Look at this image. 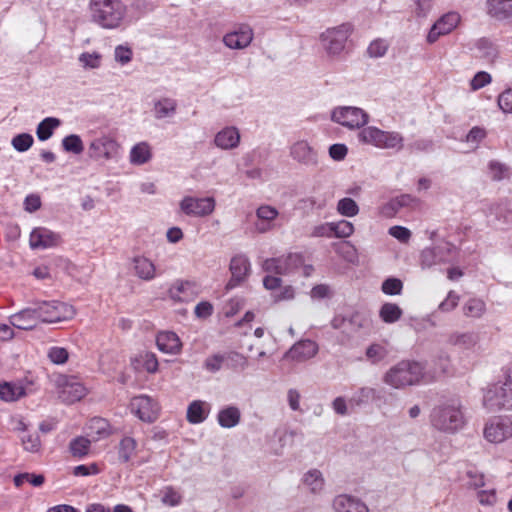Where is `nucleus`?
<instances>
[{
  "mask_svg": "<svg viewBox=\"0 0 512 512\" xmlns=\"http://www.w3.org/2000/svg\"><path fill=\"white\" fill-rule=\"evenodd\" d=\"M89 13L92 23L114 30L125 24L128 7L122 0H90Z\"/></svg>",
  "mask_w": 512,
  "mask_h": 512,
  "instance_id": "nucleus-1",
  "label": "nucleus"
},
{
  "mask_svg": "<svg viewBox=\"0 0 512 512\" xmlns=\"http://www.w3.org/2000/svg\"><path fill=\"white\" fill-rule=\"evenodd\" d=\"M502 372L501 379L488 386L483 395V405L491 412L512 410V365Z\"/></svg>",
  "mask_w": 512,
  "mask_h": 512,
  "instance_id": "nucleus-2",
  "label": "nucleus"
},
{
  "mask_svg": "<svg viewBox=\"0 0 512 512\" xmlns=\"http://www.w3.org/2000/svg\"><path fill=\"white\" fill-rule=\"evenodd\" d=\"M421 362L403 360L392 366L383 376V382L395 389L418 384L425 377Z\"/></svg>",
  "mask_w": 512,
  "mask_h": 512,
  "instance_id": "nucleus-3",
  "label": "nucleus"
},
{
  "mask_svg": "<svg viewBox=\"0 0 512 512\" xmlns=\"http://www.w3.org/2000/svg\"><path fill=\"white\" fill-rule=\"evenodd\" d=\"M331 326L341 333V341L344 342L355 336L368 335L372 329V320L366 313L353 311L335 315Z\"/></svg>",
  "mask_w": 512,
  "mask_h": 512,
  "instance_id": "nucleus-4",
  "label": "nucleus"
},
{
  "mask_svg": "<svg viewBox=\"0 0 512 512\" xmlns=\"http://www.w3.org/2000/svg\"><path fill=\"white\" fill-rule=\"evenodd\" d=\"M353 32V25L343 23L328 28L320 34L319 41L325 54L330 59H339L346 51V45Z\"/></svg>",
  "mask_w": 512,
  "mask_h": 512,
  "instance_id": "nucleus-5",
  "label": "nucleus"
},
{
  "mask_svg": "<svg viewBox=\"0 0 512 512\" xmlns=\"http://www.w3.org/2000/svg\"><path fill=\"white\" fill-rule=\"evenodd\" d=\"M431 424L442 432L453 433L464 424L463 413L456 402L436 406L431 412Z\"/></svg>",
  "mask_w": 512,
  "mask_h": 512,
  "instance_id": "nucleus-6",
  "label": "nucleus"
},
{
  "mask_svg": "<svg viewBox=\"0 0 512 512\" xmlns=\"http://www.w3.org/2000/svg\"><path fill=\"white\" fill-rule=\"evenodd\" d=\"M358 139L363 144L373 145L380 149H396L404 147L403 136L396 131H384L374 126L363 128L358 133Z\"/></svg>",
  "mask_w": 512,
  "mask_h": 512,
  "instance_id": "nucleus-7",
  "label": "nucleus"
},
{
  "mask_svg": "<svg viewBox=\"0 0 512 512\" xmlns=\"http://www.w3.org/2000/svg\"><path fill=\"white\" fill-rule=\"evenodd\" d=\"M38 322L57 323L74 317L73 306L59 301H43L34 307Z\"/></svg>",
  "mask_w": 512,
  "mask_h": 512,
  "instance_id": "nucleus-8",
  "label": "nucleus"
},
{
  "mask_svg": "<svg viewBox=\"0 0 512 512\" xmlns=\"http://www.w3.org/2000/svg\"><path fill=\"white\" fill-rule=\"evenodd\" d=\"M331 118L334 122L348 129H359L369 121V115L363 109L354 106L335 108L332 111Z\"/></svg>",
  "mask_w": 512,
  "mask_h": 512,
  "instance_id": "nucleus-9",
  "label": "nucleus"
},
{
  "mask_svg": "<svg viewBox=\"0 0 512 512\" xmlns=\"http://www.w3.org/2000/svg\"><path fill=\"white\" fill-rule=\"evenodd\" d=\"M304 258L299 253H290L285 257L266 259L262 267L264 271L277 275H286L303 266Z\"/></svg>",
  "mask_w": 512,
  "mask_h": 512,
  "instance_id": "nucleus-10",
  "label": "nucleus"
},
{
  "mask_svg": "<svg viewBox=\"0 0 512 512\" xmlns=\"http://www.w3.org/2000/svg\"><path fill=\"white\" fill-rule=\"evenodd\" d=\"M215 199L213 197H193L185 196L179 203L180 210L187 216L205 217L210 215L215 209Z\"/></svg>",
  "mask_w": 512,
  "mask_h": 512,
  "instance_id": "nucleus-11",
  "label": "nucleus"
},
{
  "mask_svg": "<svg viewBox=\"0 0 512 512\" xmlns=\"http://www.w3.org/2000/svg\"><path fill=\"white\" fill-rule=\"evenodd\" d=\"M120 145L109 137L101 136L95 138L89 145V156L95 160H111L119 156Z\"/></svg>",
  "mask_w": 512,
  "mask_h": 512,
  "instance_id": "nucleus-12",
  "label": "nucleus"
},
{
  "mask_svg": "<svg viewBox=\"0 0 512 512\" xmlns=\"http://www.w3.org/2000/svg\"><path fill=\"white\" fill-rule=\"evenodd\" d=\"M290 157L300 165L316 167L319 164L317 149L307 140H298L289 148Z\"/></svg>",
  "mask_w": 512,
  "mask_h": 512,
  "instance_id": "nucleus-13",
  "label": "nucleus"
},
{
  "mask_svg": "<svg viewBox=\"0 0 512 512\" xmlns=\"http://www.w3.org/2000/svg\"><path fill=\"white\" fill-rule=\"evenodd\" d=\"M485 438L491 443H502L512 437V419L510 417H495L484 429Z\"/></svg>",
  "mask_w": 512,
  "mask_h": 512,
  "instance_id": "nucleus-14",
  "label": "nucleus"
},
{
  "mask_svg": "<svg viewBox=\"0 0 512 512\" xmlns=\"http://www.w3.org/2000/svg\"><path fill=\"white\" fill-rule=\"evenodd\" d=\"M129 407L131 413L144 422L152 423L158 417L157 403L149 396L139 395L132 398Z\"/></svg>",
  "mask_w": 512,
  "mask_h": 512,
  "instance_id": "nucleus-15",
  "label": "nucleus"
},
{
  "mask_svg": "<svg viewBox=\"0 0 512 512\" xmlns=\"http://www.w3.org/2000/svg\"><path fill=\"white\" fill-rule=\"evenodd\" d=\"M460 20L461 17L457 12H448L444 14L431 27L427 35V42L433 44L441 36L451 33L457 27Z\"/></svg>",
  "mask_w": 512,
  "mask_h": 512,
  "instance_id": "nucleus-16",
  "label": "nucleus"
},
{
  "mask_svg": "<svg viewBox=\"0 0 512 512\" xmlns=\"http://www.w3.org/2000/svg\"><path fill=\"white\" fill-rule=\"evenodd\" d=\"M58 385L60 387L59 397L68 404L81 400L87 394L85 386L75 378L63 376L58 380Z\"/></svg>",
  "mask_w": 512,
  "mask_h": 512,
  "instance_id": "nucleus-17",
  "label": "nucleus"
},
{
  "mask_svg": "<svg viewBox=\"0 0 512 512\" xmlns=\"http://www.w3.org/2000/svg\"><path fill=\"white\" fill-rule=\"evenodd\" d=\"M254 38L252 28L247 24H241L233 31L223 36V43L230 49L241 50L248 47Z\"/></svg>",
  "mask_w": 512,
  "mask_h": 512,
  "instance_id": "nucleus-18",
  "label": "nucleus"
},
{
  "mask_svg": "<svg viewBox=\"0 0 512 512\" xmlns=\"http://www.w3.org/2000/svg\"><path fill=\"white\" fill-rule=\"evenodd\" d=\"M60 243V234L45 227H37L33 229L29 238V244L32 249H48L56 247Z\"/></svg>",
  "mask_w": 512,
  "mask_h": 512,
  "instance_id": "nucleus-19",
  "label": "nucleus"
},
{
  "mask_svg": "<svg viewBox=\"0 0 512 512\" xmlns=\"http://www.w3.org/2000/svg\"><path fill=\"white\" fill-rule=\"evenodd\" d=\"M231 279L226 285L227 289H233L243 282L250 272V261L247 256L239 254L230 261Z\"/></svg>",
  "mask_w": 512,
  "mask_h": 512,
  "instance_id": "nucleus-20",
  "label": "nucleus"
},
{
  "mask_svg": "<svg viewBox=\"0 0 512 512\" xmlns=\"http://www.w3.org/2000/svg\"><path fill=\"white\" fill-rule=\"evenodd\" d=\"M200 292L199 285L194 281H176L169 289L171 299L178 302H189Z\"/></svg>",
  "mask_w": 512,
  "mask_h": 512,
  "instance_id": "nucleus-21",
  "label": "nucleus"
},
{
  "mask_svg": "<svg viewBox=\"0 0 512 512\" xmlns=\"http://www.w3.org/2000/svg\"><path fill=\"white\" fill-rule=\"evenodd\" d=\"M132 269L135 276L143 281H152L160 274L154 262L143 255L133 257Z\"/></svg>",
  "mask_w": 512,
  "mask_h": 512,
  "instance_id": "nucleus-22",
  "label": "nucleus"
},
{
  "mask_svg": "<svg viewBox=\"0 0 512 512\" xmlns=\"http://www.w3.org/2000/svg\"><path fill=\"white\" fill-rule=\"evenodd\" d=\"M318 352V345L312 340H302L294 344L287 352V357L303 362L313 358Z\"/></svg>",
  "mask_w": 512,
  "mask_h": 512,
  "instance_id": "nucleus-23",
  "label": "nucleus"
},
{
  "mask_svg": "<svg viewBox=\"0 0 512 512\" xmlns=\"http://www.w3.org/2000/svg\"><path fill=\"white\" fill-rule=\"evenodd\" d=\"M239 142V130L233 126L223 128L215 135L214 138L215 145L224 150L236 148L239 145Z\"/></svg>",
  "mask_w": 512,
  "mask_h": 512,
  "instance_id": "nucleus-24",
  "label": "nucleus"
},
{
  "mask_svg": "<svg viewBox=\"0 0 512 512\" xmlns=\"http://www.w3.org/2000/svg\"><path fill=\"white\" fill-rule=\"evenodd\" d=\"M156 344L160 351L172 355L178 354L182 346L177 334L171 331L159 332L156 337Z\"/></svg>",
  "mask_w": 512,
  "mask_h": 512,
  "instance_id": "nucleus-25",
  "label": "nucleus"
},
{
  "mask_svg": "<svg viewBox=\"0 0 512 512\" xmlns=\"http://www.w3.org/2000/svg\"><path fill=\"white\" fill-rule=\"evenodd\" d=\"M336 512H369L365 503L349 495H338L333 501Z\"/></svg>",
  "mask_w": 512,
  "mask_h": 512,
  "instance_id": "nucleus-26",
  "label": "nucleus"
},
{
  "mask_svg": "<svg viewBox=\"0 0 512 512\" xmlns=\"http://www.w3.org/2000/svg\"><path fill=\"white\" fill-rule=\"evenodd\" d=\"M480 341V335L474 331L453 332L449 335L448 343L461 349L471 350Z\"/></svg>",
  "mask_w": 512,
  "mask_h": 512,
  "instance_id": "nucleus-27",
  "label": "nucleus"
},
{
  "mask_svg": "<svg viewBox=\"0 0 512 512\" xmlns=\"http://www.w3.org/2000/svg\"><path fill=\"white\" fill-rule=\"evenodd\" d=\"M10 323L22 330H31L37 323V316L34 307H28L10 317Z\"/></svg>",
  "mask_w": 512,
  "mask_h": 512,
  "instance_id": "nucleus-28",
  "label": "nucleus"
},
{
  "mask_svg": "<svg viewBox=\"0 0 512 512\" xmlns=\"http://www.w3.org/2000/svg\"><path fill=\"white\" fill-rule=\"evenodd\" d=\"M487 13L497 20L512 17V0H487Z\"/></svg>",
  "mask_w": 512,
  "mask_h": 512,
  "instance_id": "nucleus-29",
  "label": "nucleus"
},
{
  "mask_svg": "<svg viewBox=\"0 0 512 512\" xmlns=\"http://www.w3.org/2000/svg\"><path fill=\"white\" fill-rule=\"evenodd\" d=\"M177 101L173 98L162 97L154 101L153 112L156 119L173 117L177 111Z\"/></svg>",
  "mask_w": 512,
  "mask_h": 512,
  "instance_id": "nucleus-30",
  "label": "nucleus"
},
{
  "mask_svg": "<svg viewBox=\"0 0 512 512\" xmlns=\"http://www.w3.org/2000/svg\"><path fill=\"white\" fill-rule=\"evenodd\" d=\"M210 412V404L201 401L195 400L191 402L187 409V420L192 424H199L206 420L208 414Z\"/></svg>",
  "mask_w": 512,
  "mask_h": 512,
  "instance_id": "nucleus-31",
  "label": "nucleus"
},
{
  "mask_svg": "<svg viewBox=\"0 0 512 512\" xmlns=\"http://www.w3.org/2000/svg\"><path fill=\"white\" fill-rule=\"evenodd\" d=\"M89 435L99 440L109 437L114 430L108 420L101 417H94L88 423Z\"/></svg>",
  "mask_w": 512,
  "mask_h": 512,
  "instance_id": "nucleus-32",
  "label": "nucleus"
},
{
  "mask_svg": "<svg viewBox=\"0 0 512 512\" xmlns=\"http://www.w3.org/2000/svg\"><path fill=\"white\" fill-rule=\"evenodd\" d=\"M241 419V412L236 406H227L221 409L217 415V421L223 428H233L237 426Z\"/></svg>",
  "mask_w": 512,
  "mask_h": 512,
  "instance_id": "nucleus-33",
  "label": "nucleus"
},
{
  "mask_svg": "<svg viewBox=\"0 0 512 512\" xmlns=\"http://www.w3.org/2000/svg\"><path fill=\"white\" fill-rule=\"evenodd\" d=\"M152 157L151 149L148 143L140 142L134 145L130 151L129 160L133 165H143Z\"/></svg>",
  "mask_w": 512,
  "mask_h": 512,
  "instance_id": "nucleus-34",
  "label": "nucleus"
},
{
  "mask_svg": "<svg viewBox=\"0 0 512 512\" xmlns=\"http://www.w3.org/2000/svg\"><path fill=\"white\" fill-rule=\"evenodd\" d=\"M61 125V121L55 117L43 119L36 128V135L40 141L48 140L56 128Z\"/></svg>",
  "mask_w": 512,
  "mask_h": 512,
  "instance_id": "nucleus-35",
  "label": "nucleus"
},
{
  "mask_svg": "<svg viewBox=\"0 0 512 512\" xmlns=\"http://www.w3.org/2000/svg\"><path fill=\"white\" fill-rule=\"evenodd\" d=\"M476 48L479 52V56L489 63L495 61L498 57V49L496 45L489 39L481 38L476 42Z\"/></svg>",
  "mask_w": 512,
  "mask_h": 512,
  "instance_id": "nucleus-36",
  "label": "nucleus"
},
{
  "mask_svg": "<svg viewBox=\"0 0 512 512\" xmlns=\"http://www.w3.org/2000/svg\"><path fill=\"white\" fill-rule=\"evenodd\" d=\"M137 442L134 438L126 436L121 439L118 447V457L122 463H127L135 454Z\"/></svg>",
  "mask_w": 512,
  "mask_h": 512,
  "instance_id": "nucleus-37",
  "label": "nucleus"
},
{
  "mask_svg": "<svg viewBox=\"0 0 512 512\" xmlns=\"http://www.w3.org/2000/svg\"><path fill=\"white\" fill-rule=\"evenodd\" d=\"M25 394V390L22 386L4 382L0 384V398L3 401L11 402L16 401Z\"/></svg>",
  "mask_w": 512,
  "mask_h": 512,
  "instance_id": "nucleus-38",
  "label": "nucleus"
},
{
  "mask_svg": "<svg viewBox=\"0 0 512 512\" xmlns=\"http://www.w3.org/2000/svg\"><path fill=\"white\" fill-rule=\"evenodd\" d=\"M402 314V309L395 303H384L379 310L381 320L389 324L397 322Z\"/></svg>",
  "mask_w": 512,
  "mask_h": 512,
  "instance_id": "nucleus-39",
  "label": "nucleus"
},
{
  "mask_svg": "<svg viewBox=\"0 0 512 512\" xmlns=\"http://www.w3.org/2000/svg\"><path fill=\"white\" fill-rule=\"evenodd\" d=\"M303 484L307 486L312 493H319L324 487L322 473L317 469L309 470L303 477Z\"/></svg>",
  "mask_w": 512,
  "mask_h": 512,
  "instance_id": "nucleus-40",
  "label": "nucleus"
},
{
  "mask_svg": "<svg viewBox=\"0 0 512 512\" xmlns=\"http://www.w3.org/2000/svg\"><path fill=\"white\" fill-rule=\"evenodd\" d=\"M485 311L486 304L479 298H471L463 306V314L470 318H480Z\"/></svg>",
  "mask_w": 512,
  "mask_h": 512,
  "instance_id": "nucleus-41",
  "label": "nucleus"
},
{
  "mask_svg": "<svg viewBox=\"0 0 512 512\" xmlns=\"http://www.w3.org/2000/svg\"><path fill=\"white\" fill-rule=\"evenodd\" d=\"M439 259L442 263H449L456 259L458 250L457 247L447 241H443L434 246Z\"/></svg>",
  "mask_w": 512,
  "mask_h": 512,
  "instance_id": "nucleus-42",
  "label": "nucleus"
},
{
  "mask_svg": "<svg viewBox=\"0 0 512 512\" xmlns=\"http://www.w3.org/2000/svg\"><path fill=\"white\" fill-rule=\"evenodd\" d=\"M91 441L85 437L79 436L71 440L69 443V451L73 457L83 458L90 449Z\"/></svg>",
  "mask_w": 512,
  "mask_h": 512,
  "instance_id": "nucleus-43",
  "label": "nucleus"
},
{
  "mask_svg": "<svg viewBox=\"0 0 512 512\" xmlns=\"http://www.w3.org/2000/svg\"><path fill=\"white\" fill-rule=\"evenodd\" d=\"M378 398V392L375 388L362 387L353 395V397L350 399V402L360 406L370 401H375Z\"/></svg>",
  "mask_w": 512,
  "mask_h": 512,
  "instance_id": "nucleus-44",
  "label": "nucleus"
},
{
  "mask_svg": "<svg viewBox=\"0 0 512 512\" xmlns=\"http://www.w3.org/2000/svg\"><path fill=\"white\" fill-rule=\"evenodd\" d=\"M387 348L379 343H373L366 349V358L372 364H377L388 356Z\"/></svg>",
  "mask_w": 512,
  "mask_h": 512,
  "instance_id": "nucleus-45",
  "label": "nucleus"
},
{
  "mask_svg": "<svg viewBox=\"0 0 512 512\" xmlns=\"http://www.w3.org/2000/svg\"><path fill=\"white\" fill-rule=\"evenodd\" d=\"M224 355L227 368L243 371L248 367V360L244 355L237 352H229Z\"/></svg>",
  "mask_w": 512,
  "mask_h": 512,
  "instance_id": "nucleus-46",
  "label": "nucleus"
},
{
  "mask_svg": "<svg viewBox=\"0 0 512 512\" xmlns=\"http://www.w3.org/2000/svg\"><path fill=\"white\" fill-rule=\"evenodd\" d=\"M13 481L16 487H21L25 483L40 487L44 483L45 477L42 474L20 473L14 477Z\"/></svg>",
  "mask_w": 512,
  "mask_h": 512,
  "instance_id": "nucleus-47",
  "label": "nucleus"
},
{
  "mask_svg": "<svg viewBox=\"0 0 512 512\" xmlns=\"http://www.w3.org/2000/svg\"><path fill=\"white\" fill-rule=\"evenodd\" d=\"M79 63L84 69H97L101 66L102 55L98 52H84L79 55Z\"/></svg>",
  "mask_w": 512,
  "mask_h": 512,
  "instance_id": "nucleus-48",
  "label": "nucleus"
},
{
  "mask_svg": "<svg viewBox=\"0 0 512 512\" xmlns=\"http://www.w3.org/2000/svg\"><path fill=\"white\" fill-rule=\"evenodd\" d=\"M337 211L343 216L354 217L358 214L359 207L352 198L345 197L338 201Z\"/></svg>",
  "mask_w": 512,
  "mask_h": 512,
  "instance_id": "nucleus-49",
  "label": "nucleus"
},
{
  "mask_svg": "<svg viewBox=\"0 0 512 512\" xmlns=\"http://www.w3.org/2000/svg\"><path fill=\"white\" fill-rule=\"evenodd\" d=\"M62 146L66 152H71L74 154H81L84 151L83 142L80 136L76 134L66 136L62 140Z\"/></svg>",
  "mask_w": 512,
  "mask_h": 512,
  "instance_id": "nucleus-50",
  "label": "nucleus"
},
{
  "mask_svg": "<svg viewBox=\"0 0 512 512\" xmlns=\"http://www.w3.org/2000/svg\"><path fill=\"white\" fill-rule=\"evenodd\" d=\"M33 136L29 133H21L12 138L11 145L18 152H25L32 147Z\"/></svg>",
  "mask_w": 512,
  "mask_h": 512,
  "instance_id": "nucleus-51",
  "label": "nucleus"
},
{
  "mask_svg": "<svg viewBox=\"0 0 512 512\" xmlns=\"http://www.w3.org/2000/svg\"><path fill=\"white\" fill-rule=\"evenodd\" d=\"M333 236L337 238L350 237L354 232V226L347 220L332 222Z\"/></svg>",
  "mask_w": 512,
  "mask_h": 512,
  "instance_id": "nucleus-52",
  "label": "nucleus"
},
{
  "mask_svg": "<svg viewBox=\"0 0 512 512\" xmlns=\"http://www.w3.org/2000/svg\"><path fill=\"white\" fill-rule=\"evenodd\" d=\"M420 262L423 268H430L433 265L442 263L436 252L435 247L425 248L420 255Z\"/></svg>",
  "mask_w": 512,
  "mask_h": 512,
  "instance_id": "nucleus-53",
  "label": "nucleus"
},
{
  "mask_svg": "<svg viewBox=\"0 0 512 512\" xmlns=\"http://www.w3.org/2000/svg\"><path fill=\"white\" fill-rule=\"evenodd\" d=\"M135 360L139 361L148 373H155L158 369V360L154 353L145 352L140 354L139 358Z\"/></svg>",
  "mask_w": 512,
  "mask_h": 512,
  "instance_id": "nucleus-54",
  "label": "nucleus"
},
{
  "mask_svg": "<svg viewBox=\"0 0 512 512\" xmlns=\"http://www.w3.org/2000/svg\"><path fill=\"white\" fill-rule=\"evenodd\" d=\"M434 365L436 374H449L451 370V362L449 355L445 352L439 353L434 361Z\"/></svg>",
  "mask_w": 512,
  "mask_h": 512,
  "instance_id": "nucleus-55",
  "label": "nucleus"
},
{
  "mask_svg": "<svg viewBox=\"0 0 512 512\" xmlns=\"http://www.w3.org/2000/svg\"><path fill=\"white\" fill-rule=\"evenodd\" d=\"M388 50V43L383 39H377L370 43L367 53L372 58H379L386 54Z\"/></svg>",
  "mask_w": 512,
  "mask_h": 512,
  "instance_id": "nucleus-56",
  "label": "nucleus"
},
{
  "mask_svg": "<svg viewBox=\"0 0 512 512\" xmlns=\"http://www.w3.org/2000/svg\"><path fill=\"white\" fill-rule=\"evenodd\" d=\"M225 364L224 354H214L206 358L204 368L212 373L218 372Z\"/></svg>",
  "mask_w": 512,
  "mask_h": 512,
  "instance_id": "nucleus-57",
  "label": "nucleus"
},
{
  "mask_svg": "<svg viewBox=\"0 0 512 512\" xmlns=\"http://www.w3.org/2000/svg\"><path fill=\"white\" fill-rule=\"evenodd\" d=\"M278 214L277 209L269 205H262L256 211V216L260 221L269 223H272V221L277 218Z\"/></svg>",
  "mask_w": 512,
  "mask_h": 512,
  "instance_id": "nucleus-58",
  "label": "nucleus"
},
{
  "mask_svg": "<svg viewBox=\"0 0 512 512\" xmlns=\"http://www.w3.org/2000/svg\"><path fill=\"white\" fill-rule=\"evenodd\" d=\"M403 284L398 278H388L382 283V291L387 295H399Z\"/></svg>",
  "mask_w": 512,
  "mask_h": 512,
  "instance_id": "nucleus-59",
  "label": "nucleus"
},
{
  "mask_svg": "<svg viewBox=\"0 0 512 512\" xmlns=\"http://www.w3.org/2000/svg\"><path fill=\"white\" fill-rule=\"evenodd\" d=\"M460 300V296L453 290L449 291L447 297L439 304L438 309L441 312H450L454 310Z\"/></svg>",
  "mask_w": 512,
  "mask_h": 512,
  "instance_id": "nucleus-60",
  "label": "nucleus"
},
{
  "mask_svg": "<svg viewBox=\"0 0 512 512\" xmlns=\"http://www.w3.org/2000/svg\"><path fill=\"white\" fill-rule=\"evenodd\" d=\"M69 357L68 351L63 347H51L48 351V358L54 364H64Z\"/></svg>",
  "mask_w": 512,
  "mask_h": 512,
  "instance_id": "nucleus-61",
  "label": "nucleus"
},
{
  "mask_svg": "<svg viewBox=\"0 0 512 512\" xmlns=\"http://www.w3.org/2000/svg\"><path fill=\"white\" fill-rule=\"evenodd\" d=\"M492 81L491 75L485 71H480L474 75L472 80L470 81L471 90L477 91L486 85L490 84Z\"/></svg>",
  "mask_w": 512,
  "mask_h": 512,
  "instance_id": "nucleus-62",
  "label": "nucleus"
},
{
  "mask_svg": "<svg viewBox=\"0 0 512 512\" xmlns=\"http://www.w3.org/2000/svg\"><path fill=\"white\" fill-rule=\"evenodd\" d=\"M24 449L28 452H38L41 447L40 437L37 434H27L21 439Z\"/></svg>",
  "mask_w": 512,
  "mask_h": 512,
  "instance_id": "nucleus-63",
  "label": "nucleus"
},
{
  "mask_svg": "<svg viewBox=\"0 0 512 512\" xmlns=\"http://www.w3.org/2000/svg\"><path fill=\"white\" fill-rule=\"evenodd\" d=\"M497 103L504 113H512V88H508L500 93Z\"/></svg>",
  "mask_w": 512,
  "mask_h": 512,
  "instance_id": "nucleus-64",
  "label": "nucleus"
}]
</instances>
